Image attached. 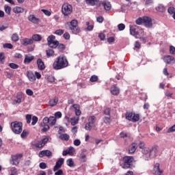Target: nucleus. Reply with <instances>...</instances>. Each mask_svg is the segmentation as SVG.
<instances>
[{
	"mask_svg": "<svg viewBox=\"0 0 175 175\" xmlns=\"http://www.w3.org/2000/svg\"><path fill=\"white\" fill-rule=\"evenodd\" d=\"M118 28L119 31H124V29H125V25L123 23H120L118 25Z\"/></svg>",
	"mask_w": 175,
	"mask_h": 175,
	"instance_id": "4d7b16f0",
	"label": "nucleus"
},
{
	"mask_svg": "<svg viewBox=\"0 0 175 175\" xmlns=\"http://www.w3.org/2000/svg\"><path fill=\"white\" fill-rule=\"evenodd\" d=\"M111 119H110V116H108V117H105L104 118V122L105 124H110V122H111Z\"/></svg>",
	"mask_w": 175,
	"mask_h": 175,
	"instance_id": "0e129e2a",
	"label": "nucleus"
},
{
	"mask_svg": "<svg viewBox=\"0 0 175 175\" xmlns=\"http://www.w3.org/2000/svg\"><path fill=\"white\" fill-rule=\"evenodd\" d=\"M10 68L12 69H17L18 68V65L14 64V63H10L9 64Z\"/></svg>",
	"mask_w": 175,
	"mask_h": 175,
	"instance_id": "13d9d810",
	"label": "nucleus"
},
{
	"mask_svg": "<svg viewBox=\"0 0 175 175\" xmlns=\"http://www.w3.org/2000/svg\"><path fill=\"white\" fill-rule=\"evenodd\" d=\"M99 5H103L105 10L107 12L111 10V4L108 1H103L99 3Z\"/></svg>",
	"mask_w": 175,
	"mask_h": 175,
	"instance_id": "f3484780",
	"label": "nucleus"
},
{
	"mask_svg": "<svg viewBox=\"0 0 175 175\" xmlns=\"http://www.w3.org/2000/svg\"><path fill=\"white\" fill-rule=\"evenodd\" d=\"M18 39H19L18 34H17L16 33L12 34V40L13 42H18Z\"/></svg>",
	"mask_w": 175,
	"mask_h": 175,
	"instance_id": "79ce46f5",
	"label": "nucleus"
},
{
	"mask_svg": "<svg viewBox=\"0 0 175 175\" xmlns=\"http://www.w3.org/2000/svg\"><path fill=\"white\" fill-rule=\"evenodd\" d=\"M37 65L39 70H44V69H46L44 62H43V60H42V59H38Z\"/></svg>",
	"mask_w": 175,
	"mask_h": 175,
	"instance_id": "6ab92c4d",
	"label": "nucleus"
},
{
	"mask_svg": "<svg viewBox=\"0 0 175 175\" xmlns=\"http://www.w3.org/2000/svg\"><path fill=\"white\" fill-rule=\"evenodd\" d=\"M156 10L160 12L161 13H165V12H166V8L164 7L163 5L159 4L158 7L156 8Z\"/></svg>",
	"mask_w": 175,
	"mask_h": 175,
	"instance_id": "473e14b6",
	"label": "nucleus"
},
{
	"mask_svg": "<svg viewBox=\"0 0 175 175\" xmlns=\"http://www.w3.org/2000/svg\"><path fill=\"white\" fill-rule=\"evenodd\" d=\"M96 122V117H95V116H92L89 117L88 118L89 124L94 125V124H95Z\"/></svg>",
	"mask_w": 175,
	"mask_h": 175,
	"instance_id": "f704fd0d",
	"label": "nucleus"
},
{
	"mask_svg": "<svg viewBox=\"0 0 175 175\" xmlns=\"http://www.w3.org/2000/svg\"><path fill=\"white\" fill-rule=\"evenodd\" d=\"M56 122L57 119L55 118V117L50 116L49 118H48V124L49 123V125H51V126H53V125L56 124Z\"/></svg>",
	"mask_w": 175,
	"mask_h": 175,
	"instance_id": "cd10ccee",
	"label": "nucleus"
},
{
	"mask_svg": "<svg viewBox=\"0 0 175 175\" xmlns=\"http://www.w3.org/2000/svg\"><path fill=\"white\" fill-rule=\"evenodd\" d=\"M62 117V113L60 111H57L55 113V118H61Z\"/></svg>",
	"mask_w": 175,
	"mask_h": 175,
	"instance_id": "680f3d73",
	"label": "nucleus"
},
{
	"mask_svg": "<svg viewBox=\"0 0 175 175\" xmlns=\"http://www.w3.org/2000/svg\"><path fill=\"white\" fill-rule=\"evenodd\" d=\"M86 25L88 26V31H92L94 29V25H90V22H86Z\"/></svg>",
	"mask_w": 175,
	"mask_h": 175,
	"instance_id": "3c124183",
	"label": "nucleus"
},
{
	"mask_svg": "<svg viewBox=\"0 0 175 175\" xmlns=\"http://www.w3.org/2000/svg\"><path fill=\"white\" fill-rule=\"evenodd\" d=\"M33 59H35L34 56L28 57L27 55H25L24 64H30V62H32V61H33Z\"/></svg>",
	"mask_w": 175,
	"mask_h": 175,
	"instance_id": "2f4dec72",
	"label": "nucleus"
},
{
	"mask_svg": "<svg viewBox=\"0 0 175 175\" xmlns=\"http://www.w3.org/2000/svg\"><path fill=\"white\" fill-rule=\"evenodd\" d=\"M169 14H175V8L174 7H170L167 10Z\"/></svg>",
	"mask_w": 175,
	"mask_h": 175,
	"instance_id": "8fccbe9b",
	"label": "nucleus"
},
{
	"mask_svg": "<svg viewBox=\"0 0 175 175\" xmlns=\"http://www.w3.org/2000/svg\"><path fill=\"white\" fill-rule=\"evenodd\" d=\"M27 77L29 80V81H35L36 80V78L35 77V74H33V72H32L31 71H27Z\"/></svg>",
	"mask_w": 175,
	"mask_h": 175,
	"instance_id": "a878e982",
	"label": "nucleus"
},
{
	"mask_svg": "<svg viewBox=\"0 0 175 175\" xmlns=\"http://www.w3.org/2000/svg\"><path fill=\"white\" fill-rule=\"evenodd\" d=\"M98 76L96 75H92L90 79V81L92 82V83H95V81H98Z\"/></svg>",
	"mask_w": 175,
	"mask_h": 175,
	"instance_id": "de8ad7c7",
	"label": "nucleus"
},
{
	"mask_svg": "<svg viewBox=\"0 0 175 175\" xmlns=\"http://www.w3.org/2000/svg\"><path fill=\"white\" fill-rule=\"evenodd\" d=\"M41 11L45 14V16H51V12L47 10H41Z\"/></svg>",
	"mask_w": 175,
	"mask_h": 175,
	"instance_id": "bf43d9fd",
	"label": "nucleus"
},
{
	"mask_svg": "<svg viewBox=\"0 0 175 175\" xmlns=\"http://www.w3.org/2000/svg\"><path fill=\"white\" fill-rule=\"evenodd\" d=\"M64 32H65V31H64V29H59L56 30V31L54 32V33H55V35H57L58 36H61V35H64Z\"/></svg>",
	"mask_w": 175,
	"mask_h": 175,
	"instance_id": "c03bdc74",
	"label": "nucleus"
},
{
	"mask_svg": "<svg viewBox=\"0 0 175 175\" xmlns=\"http://www.w3.org/2000/svg\"><path fill=\"white\" fill-rule=\"evenodd\" d=\"M22 157H23V154L12 156V159H10V163H11V165L17 166V165L20 163V159L18 158H22Z\"/></svg>",
	"mask_w": 175,
	"mask_h": 175,
	"instance_id": "9d476101",
	"label": "nucleus"
},
{
	"mask_svg": "<svg viewBox=\"0 0 175 175\" xmlns=\"http://www.w3.org/2000/svg\"><path fill=\"white\" fill-rule=\"evenodd\" d=\"M47 80L49 83H54V81H55V77L53 75H49L47 77Z\"/></svg>",
	"mask_w": 175,
	"mask_h": 175,
	"instance_id": "49530a36",
	"label": "nucleus"
},
{
	"mask_svg": "<svg viewBox=\"0 0 175 175\" xmlns=\"http://www.w3.org/2000/svg\"><path fill=\"white\" fill-rule=\"evenodd\" d=\"M39 166L41 169H46L47 167V164L44 162H42L39 164Z\"/></svg>",
	"mask_w": 175,
	"mask_h": 175,
	"instance_id": "338daca9",
	"label": "nucleus"
},
{
	"mask_svg": "<svg viewBox=\"0 0 175 175\" xmlns=\"http://www.w3.org/2000/svg\"><path fill=\"white\" fill-rule=\"evenodd\" d=\"M64 158L58 159V160L56 161L55 165L53 167V172H57L58 169H61V167L62 166V165H64Z\"/></svg>",
	"mask_w": 175,
	"mask_h": 175,
	"instance_id": "ddd939ff",
	"label": "nucleus"
},
{
	"mask_svg": "<svg viewBox=\"0 0 175 175\" xmlns=\"http://www.w3.org/2000/svg\"><path fill=\"white\" fill-rule=\"evenodd\" d=\"M10 172H11V174H17V168L14 167H12L10 168Z\"/></svg>",
	"mask_w": 175,
	"mask_h": 175,
	"instance_id": "69168bd1",
	"label": "nucleus"
},
{
	"mask_svg": "<svg viewBox=\"0 0 175 175\" xmlns=\"http://www.w3.org/2000/svg\"><path fill=\"white\" fill-rule=\"evenodd\" d=\"M14 13L18 14V13H24V8L21 7L16 6L13 8Z\"/></svg>",
	"mask_w": 175,
	"mask_h": 175,
	"instance_id": "7c9ffc66",
	"label": "nucleus"
},
{
	"mask_svg": "<svg viewBox=\"0 0 175 175\" xmlns=\"http://www.w3.org/2000/svg\"><path fill=\"white\" fill-rule=\"evenodd\" d=\"M28 135H29V131H27V130H23L21 137H22V139H24V137H27V136H28Z\"/></svg>",
	"mask_w": 175,
	"mask_h": 175,
	"instance_id": "37998d69",
	"label": "nucleus"
},
{
	"mask_svg": "<svg viewBox=\"0 0 175 175\" xmlns=\"http://www.w3.org/2000/svg\"><path fill=\"white\" fill-rule=\"evenodd\" d=\"M77 24H78L77 20L74 19L71 21L69 26L70 31L72 32V33H75V35H77V33L80 32V28H79V26H77Z\"/></svg>",
	"mask_w": 175,
	"mask_h": 175,
	"instance_id": "423d86ee",
	"label": "nucleus"
},
{
	"mask_svg": "<svg viewBox=\"0 0 175 175\" xmlns=\"http://www.w3.org/2000/svg\"><path fill=\"white\" fill-rule=\"evenodd\" d=\"M66 165L69 166L70 167H75V161H73L72 159H68L66 161Z\"/></svg>",
	"mask_w": 175,
	"mask_h": 175,
	"instance_id": "e433bc0d",
	"label": "nucleus"
},
{
	"mask_svg": "<svg viewBox=\"0 0 175 175\" xmlns=\"http://www.w3.org/2000/svg\"><path fill=\"white\" fill-rule=\"evenodd\" d=\"M111 94H112V95H118V94H120V89L118 88H117L116 85H113L111 88Z\"/></svg>",
	"mask_w": 175,
	"mask_h": 175,
	"instance_id": "393cba45",
	"label": "nucleus"
},
{
	"mask_svg": "<svg viewBox=\"0 0 175 175\" xmlns=\"http://www.w3.org/2000/svg\"><path fill=\"white\" fill-rule=\"evenodd\" d=\"M170 53L172 55H174V54H175V47L174 46H170Z\"/></svg>",
	"mask_w": 175,
	"mask_h": 175,
	"instance_id": "e2e57ef3",
	"label": "nucleus"
},
{
	"mask_svg": "<svg viewBox=\"0 0 175 175\" xmlns=\"http://www.w3.org/2000/svg\"><path fill=\"white\" fill-rule=\"evenodd\" d=\"M158 154V146H153L151 149H149V154L146 158V161H150L152 158H155Z\"/></svg>",
	"mask_w": 175,
	"mask_h": 175,
	"instance_id": "1a4fd4ad",
	"label": "nucleus"
},
{
	"mask_svg": "<svg viewBox=\"0 0 175 175\" xmlns=\"http://www.w3.org/2000/svg\"><path fill=\"white\" fill-rule=\"evenodd\" d=\"M174 131H175V124L167 129V133H172V132H174Z\"/></svg>",
	"mask_w": 175,
	"mask_h": 175,
	"instance_id": "5fc2aeb1",
	"label": "nucleus"
},
{
	"mask_svg": "<svg viewBox=\"0 0 175 175\" xmlns=\"http://www.w3.org/2000/svg\"><path fill=\"white\" fill-rule=\"evenodd\" d=\"M72 11L73 8L72 7V5L69 3H64L62 7V12L64 17H68L69 14H72Z\"/></svg>",
	"mask_w": 175,
	"mask_h": 175,
	"instance_id": "20e7f679",
	"label": "nucleus"
},
{
	"mask_svg": "<svg viewBox=\"0 0 175 175\" xmlns=\"http://www.w3.org/2000/svg\"><path fill=\"white\" fill-rule=\"evenodd\" d=\"M4 10L7 14L10 16V12H12V8L8 5H4Z\"/></svg>",
	"mask_w": 175,
	"mask_h": 175,
	"instance_id": "58836bf2",
	"label": "nucleus"
},
{
	"mask_svg": "<svg viewBox=\"0 0 175 175\" xmlns=\"http://www.w3.org/2000/svg\"><path fill=\"white\" fill-rule=\"evenodd\" d=\"M67 150L68 151L69 155H72V154H73L75 152V151H76L75 150V148H73L72 146H70Z\"/></svg>",
	"mask_w": 175,
	"mask_h": 175,
	"instance_id": "864d4df0",
	"label": "nucleus"
},
{
	"mask_svg": "<svg viewBox=\"0 0 175 175\" xmlns=\"http://www.w3.org/2000/svg\"><path fill=\"white\" fill-rule=\"evenodd\" d=\"M46 54L48 58H50V57H53L54 55V50L53 49H48L46 51Z\"/></svg>",
	"mask_w": 175,
	"mask_h": 175,
	"instance_id": "4c0bfd02",
	"label": "nucleus"
},
{
	"mask_svg": "<svg viewBox=\"0 0 175 175\" xmlns=\"http://www.w3.org/2000/svg\"><path fill=\"white\" fill-rule=\"evenodd\" d=\"M144 17H141V18H138L136 21L135 23L137 25H142V24H144Z\"/></svg>",
	"mask_w": 175,
	"mask_h": 175,
	"instance_id": "ea45409f",
	"label": "nucleus"
},
{
	"mask_svg": "<svg viewBox=\"0 0 175 175\" xmlns=\"http://www.w3.org/2000/svg\"><path fill=\"white\" fill-rule=\"evenodd\" d=\"M53 152L49 150H42L39 152V157L40 158H43V157H52Z\"/></svg>",
	"mask_w": 175,
	"mask_h": 175,
	"instance_id": "2eb2a0df",
	"label": "nucleus"
},
{
	"mask_svg": "<svg viewBox=\"0 0 175 175\" xmlns=\"http://www.w3.org/2000/svg\"><path fill=\"white\" fill-rule=\"evenodd\" d=\"M64 174V171L62 170H57L55 172V175H62Z\"/></svg>",
	"mask_w": 175,
	"mask_h": 175,
	"instance_id": "774afa93",
	"label": "nucleus"
},
{
	"mask_svg": "<svg viewBox=\"0 0 175 175\" xmlns=\"http://www.w3.org/2000/svg\"><path fill=\"white\" fill-rule=\"evenodd\" d=\"M85 2L87 5H90V6H95V5L99 4V0H86Z\"/></svg>",
	"mask_w": 175,
	"mask_h": 175,
	"instance_id": "c85d7f7f",
	"label": "nucleus"
},
{
	"mask_svg": "<svg viewBox=\"0 0 175 175\" xmlns=\"http://www.w3.org/2000/svg\"><path fill=\"white\" fill-rule=\"evenodd\" d=\"M33 43V40L31 38H25L22 40L23 46H28Z\"/></svg>",
	"mask_w": 175,
	"mask_h": 175,
	"instance_id": "4be33fe9",
	"label": "nucleus"
},
{
	"mask_svg": "<svg viewBox=\"0 0 175 175\" xmlns=\"http://www.w3.org/2000/svg\"><path fill=\"white\" fill-rule=\"evenodd\" d=\"M27 19L29 21H30V23H32L33 24H39V23H40V19L36 18L33 14H30Z\"/></svg>",
	"mask_w": 175,
	"mask_h": 175,
	"instance_id": "dca6fc26",
	"label": "nucleus"
},
{
	"mask_svg": "<svg viewBox=\"0 0 175 175\" xmlns=\"http://www.w3.org/2000/svg\"><path fill=\"white\" fill-rule=\"evenodd\" d=\"M38 117L36 116H33L32 117V122H31V125H36V122H38Z\"/></svg>",
	"mask_w": 175,
	"mask_h": 175,
	"instance_id": "052dcab7",
	"label": "nucleus"
},
{
	"mask_svg": "<svg viewBox=\"0 0 175 175\" xmlns=\"http://www.w3.org/2000/svg\"><path fill=\"white\" fill-rule=\"evenodd\" d=\"M40 128H42L41 129V132L43 133L47 132L50 129V126L49 125V117H44L42 120V122L40 123Z\"/></svg>",
	"mask_w": 175,
	"mask_h": 175,
	"instance_id": "6e6552de",
	"label": "nucleus"
},
{
	"mask_svg": "<svg viewBox=\"0 0 175 175\" xmlns=\"http://www.w3.org/2000/svg\"><path fill=\"white\" fill-rule=\"evenodd\" d=\"M23 99V93H18L16 95V99L14 100L12 105H20Z\"/></svg>",
	"mask_w": 175,
	"mask_h": 175,
	"instance_id": "a211bd4d",
	"label": "nucleus"
},
{
	"mask_svg": "<svg viewBox=\"0 0 175 175\" xmlns=\"http://www.w3.org/2000/svg\"><path fill=\"white\" fill-rule=\"evenodd\" d=\"M72 107H74V109H75V114H76L77 117H79V116H81V111H80V105H79L77 104H73Z\"/></svg>",
	"mask_w": 175,
	"mask_h": 175,
	"instance_id": "bb28decb",
	"label": "nucleus"
},
{
	"mask_svg": "<svg viewBox=\"0 0 175 175\" xmlns=\"http://www.w3.org/2000/svg\"><path fill=\"white\" fill-rule=\"evenodd\" d=\"M163 61L165 64L170 65L172 64H175V58L172 55H166L163 57Z\"/></svg>",
	"mask_w": 175,
	"mask_h": 175,
	"instance_id": "4468645a",
	"label": "nucleus"
},
{
	"mask_svg": "<svg viewBox=\"0 0 175 175\" xmlns=\"http://www.w3.org/2000/svg\"><path fill=\"white\" fill-rule=\"evenodd\" d=\"M154 170L157 175H163V170L159 168V163L155 164Z\"/></svg>",
	"mask_w": 175,
	"mask_h": 175,
	"instance_id": "412c9836",
	"label": "nucleus"
},
{
	"mask_svg": "<svg viewBox=\"0 0 175 175\" xmlns=\"http://www.w3.org/2000/svg\"><path fill=\"white\" fill-rule=\"evenodd\" d=\"M58 103V98H55L52 100H50L49 101V106H51V107H53V106H55Z\"/></svg>",
	"mask_w": 175,
	"mask_h": 175,
	"instance_id": "c9c22d12",
	"label": "nucleus"
},
{
	"mask_svg": "<svg viewBox=\"0 0 175 175\" xmlns=\"http://www.w3.org/2000/svg\"><path fill=\"white\" fill-rule=\"evenodd\" d=\"M92 124L89 122L86 123L85 126V129L86 131H91V129H92V126H91Z\"/></svg>",
	"mask_w": 175,
	"mask_h": 175,
	"instance_id": "6e6d98bb",
	"label": "nucleus"
},
{
	"mask_svg": "<svg viewBox=\"0 0 175 175\" xmlns=\"http://www.w3.org/2000/svg\"><path fill=\"white\" fill-rule=\"evenodd\" d=\"M142 152L143 154L142 158L146 161V158H147V156L150 154V148L147 147L144 148L142 150Z\"/></svg>",
	"mask_w": 175,
	"mask_h": 175,
	"instance_id": "b1692460",
	"label": "nucleus"
},
{
	"mask_svg": "<svg viewBox=\"0 0 175 175\" xmlns=\"http://www.w3.org/2000/svg\"><path fill=\"white\" fill-rule=\"evenodd\" d=\"M48 46L51 49H56L58 47V40H55V36L51 35L47 38Z\"/></svg>",
	"mask_w": 175,
	"mask_h": 175,
	"instance_id": "39448f33",
	"label": "nucleus"
},
{
	"mask_svg": "<svg viewBox=\"0 0 175 175\" xmlns=\"http://www.w3.org/2000/svg\"><path fill=\"white\" fill-rule=\"evenodd\" d=\"M69 62L65 56H59L56 58L53 64V68L55 70H59L65 68H68Z\"/></svg>",
	"mask_w": 175,
	"mask_h": 175,
	"instance_id": "f257e3e1",
	"label": "nucleus"
},
{
	"mask_svg": "<svg viewBox=\"0 0 175 175\" xmlns=\"http://www.w3.org/2000/svg\"><path fill=\"white\" fill-rule=\"evenodd\" d=\"M0 62L1 64H3L5 62V53H0Z\"/></svg>",
	"mask_w": 175,
	"mask_h": 175,
	"instance_id": "a18cd8bd",
	"label": "nucleus"
},
{
	"mask_svg": "<svg viewBox=\"0 0 175 175\" xmlns=\"http://www.w3.org/2000/svg\"><path fill=\"white\" fill-rule=\"evenodd\" d=\"M126 120L132 121V122H137L140 120V116L137 113H133L132 112H127L126 113Z\"/></svg>",
	"mask_w": 175,
	"mask_h": 175,
	"instance_id": "0eeeda50",
	"label": "nucleus"
},
{
	"mask_svg": "<svg viewBox=\"0 0 175 175\" xmlns=\"http://www.w3.org/2000/svg\"><path fill=\"white\" fill-rule=\"evenodd\" d=\"M130 33L133 36H137L139 35V32L136 31V25H130Z\"/></svg>",
	"mask_w": 175,
	"mask_h": 175,
	"instance_id": "aec40b11",
	"label": "nucleus"
},
{
	"mask_svg": "<svg viewBox=\"0 0 175 175\" xmlns=\"http://www.w3.org/2000/svg\"><path fill=\"white\" fill-rule=\"evenodd\" d=\"M137 148V144L132 143L129 149V154H133L135 151H136Z\"/></svg>",
	"mask_w": 175,
	"mask_h": 175,
	"instance_id": "5701e85b",
	"label": "nucleus"
},
{
	"mask_svg": "<svg viewBox=\"0 0 175 175\" xmlns=\"http://www.w3.org/2000/svg\"><path fill=\"white\" fill-rule=\"evenodd\" d=\"M57 48L59 50V51H63V50H65V45L64 44H59V42Z\"/></svg>",
	"mask_w": 175,
	"mask_h": 175,
	"instance_id": "603ef678",
	"label": "nucleus"
},
{
	"mask_svg": "<svg viewBox=\"0 0 175 175\" xmlns=\"http://www.w3.org/2000/svg\"><path fill=\"white\" fill-rule=\"evenodd\" d=\"M11 129L15 135H20L23 132V123L17 121L12 122H11Z\"/></svg>",
	"mask_w": 175,
	"mask_h": 175,
	"instance_id": "7ed1b4c3",
	"label": "nucleus"
},
{
	"mask_svg": "<svg viewBox=\"0 0 175 175\" xmlns=\"http://www.w3.org/2000/svg\"><path fill=\"white\" fill-rule=\"evenodd\" d=\"M32 40H34V42H40V40H42V36L39 34H33L32 36Z\"/></svg>",
	"mask_w": 175,
	"mask_h": 175,
	"instance_id": "72a5a7b5",
	"label": "nucleus"
},
{
	"mask_svg": "<svg viewBox=\"0 0 175 175\" xmlns=\"http://www.w3.org/2000/svg\"><path fill=\"white\" fill-rule=\"evenodd\" d=\"M69 135L68 134H62L59 135V139H61L62 140H69Z\"/></svg>",
	"mask_w": 175,
	"mask_h": 175,
	"instance_id": "a19ab883",
	"label": "nucleus"
},
{
	"mask_svg": "<svg viewBox=\"0 0 175 175\" xmlns=\"http://www.w3.org/2000/svg\"><path fill=\"white\" fill-rule=\"evenodd\" d=\"M135 162H136L135 157L132 156H125L120 162V166L122 169H131Z\"/></svg>",
	"mask_w": 175,
	"mask_h": 175,
	"instance_id": "f03ea898",
	"label": "nucleus"
},
{
	"mask_svg": "<svg viewBox=\"0 0 175 175\" xmlns=\"http://www.w3.org/2000/svg\"><path fill=\"white\" fill-rule=\"evenodd\" d=\"M79 116H74L71 118H70L71 125H72V126H75V125L79 124Z\"/></svg>",
	"mask_w": 175,
	"mask_h": 175,
	"instance_id": "c756f323",
	"label": "nucleus"
},
{
	"mask_svg": "<svg viewBox=\"0 0 175 175\" xmlns=\"http://www.w3.org/2000/svg\"><path fill=\"white\" fill-rule=\"evenodd\" d=\"M50 137H46L43 138L41 141L38 142L35 144V146L37 147V148H42V147H44L46 145V143L49 142Z\"/></svg>",
	"mask_w": 175,
	"mask_h": 175,
	"instance_id": "f8f14e48",
	"label": "nucleus"
},
{
	"mask_svg": "<svg viewBox=\"0 0 175 175\" xmlns=\"http://www.w3.org/2000/svg\"><path fill=\"white\" fill-rule=\"evenodd\" d=\"M3 49H13V45L10 43H5L3 46Z\"/></svg>",
	"mask_w": 175,
	"mask_h": 175,
	"instance_id": "09e8293b",
	"label": "nucleus"
},
{
	"mask_svg": "<svg viewBox=\"0 0 175 175\" xmlns=\"http://www.w3.org/2000/svg\"><path fill=\"white\" fill-rule=\"evenodd\" d=\"M144 25L146 28H152V21L148 16H144Z\"/></svg>",
	"mask_w": 175,
	"mask_h": 175,
	"instance_id": "9b49d317",
	"label": "nucleus"
}]
</instances>
